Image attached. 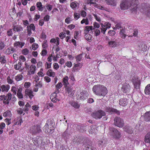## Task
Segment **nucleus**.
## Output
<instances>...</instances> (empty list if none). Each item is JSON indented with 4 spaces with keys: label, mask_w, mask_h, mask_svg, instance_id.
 I'll use <instances>...</instances> for the list:
<instances>
[{
    "label": "nucleus",
    "mask_w": 150,
    "mask_h": 150,
    "mask_svg": "<svg viewBox=\"0 0 150 150\" xmlns=\"http://www.w3.org/2000/svg\"><path fill=\"white\" fill-rule=\"evenodd\" d=\"M26 30L28 33L27 35L28 36H30L32 34L31 30L29 26H27L26 28Z\"/></svg>",
    "instance_id": "nucleus-53"
},
{
    "label": "nucleus",
    "mask_w": 150,
    "mask_h": 150,
    "mask_svg": "<svg viewBox=\"0 0 150 150\" xmlns=\"http://www.w3.org/2000/svg\"><path fill=\"white\" fill-rule=\"evenodd\" d=\"M114 124L119 127H122L124 124L123 120L119 117H115L114 119Z\"/></svg>",
    "instance_id": "nucleus-6"
},
{
    "label": "nucleus",
    "mask_w": 150,
    "mask_h": 150,
    "mask_svg": "<svg viewBox=\"0 0 150 150\" xmlns=\"http://www.w3.org/2000/svg\"><path fill=\"white\" fill-rule=\"evenodd\" d=\"M32 49L34 50H36L38 47V45L36 43H34L32 46Z\"/></svg>",
    "instance_id": "nucleus-55"
},
{
    "label": "nucleus",
    "mask_w": 150,
    "mask_h": 150,
    "mask_svg": "<svg viewBox=\"0 0 150 150\" xmlns=\"http://www.w3.org/2000/svg\"><path fill=\"white\" fill-rule=\"evenodd\" d=\"M93 91L96 95L100 96H104L107 93L106 88L101 85H96L93 86Z\"/></svg>",
    "instance_id": "nucleus-2"
},
{
    "label": "nucleus",
    "mask_w": 150,
    "mask_h": 150,
    "mask_svg": "<svg viewBox=\"0 0 150 150\" xmlns=\"http://www.w3.org/2000/svg\"><path fill=\"white\" fill-rule=\"evenodd\" d=\"M108 44L110 46L113 47L116 45V42L114 41H110L108 42Z\"/></svg>",
    "instance_id": "nucleus-56"
},
{
    "label": "nucleus",
    "mask_w": 150,
    "mask_h": 150,
    "mask_svg": "<svg viewBox=\"0 0 150 150\" xmlns=\"http://www.w3.org/2000/svg\"><path fill=\"white\" fill-rule=\"evenodd\" d=\"M24 87L26 88H29L30 86V83L29 82H25L24 85Z\"/></svg>",
    "instance_id": "nucleus-64"
},
{
    "label": "nucleus",
    "mask_w": 150,
    "mask_h": 150,
    "mask_svg": "<svg viewBox=\"0 0 150 150\" xmlns=\"http://www.w3.org/2000/svg\"><path fill=\"white\" fill-rule=\"evenodd\" d=\"M94 29V28H93L92 26H86L85 27V30L86 32L88 33L91 30H92Z\"/></svg>",
    "instance_id": "nucleus-48"
},
{
    "label": "nucleus",
    "mask_w": 150,
    "mask_h": 150,
    "mask_svg": "<svg viewBox=\"0 0 150 150\" xmlns=\"http://www.w3.org/2000/svg\"><path fill=\"white\" fill-rule=\"evenodd\" d=\"M42 47L44 49H45L47 48L48 47L47 43V41L45 40L43 42L42 44Z\"/></svg>",
    "instance_id": "nucleus-57"
},
{
    "label": "nucleus",
    "mask_w": 150,
    "mask_h": 150,
    "mask_svg": "<svg viewBox=\"0 0 150 150\" xmlns=\"http://www.w3.org/2000/svg\"><path fill=\"white\" fill-rule=\"evenodd\" d=\"M82 58V54H80L77 55L76 57V60L77 62H79L81 61Z\"/></svg>",
    "instance_id": "nucleus-45"
},
{
    "label": "nucleus",
    "mask_w": 150,
    "mask_h": 150,
    "mask_svg": "<svg viewBox=\"0 0 150 150\" xmlns=\"http://www.w3.org/2000/svg\"><path fill=\"white\" fill-rule=\"evenodd\" d=\"M110 133L113 136L115 133L117 132L118 130L114 127L110 128Z\"/></svg>",
    "instance_id": "nucleus-35"
},
{
    "label": "nucleus",
    "mask_w": 150,
    "mask_h": 150,
    "mask_svg": "<svg viewBox=\"0 0 150 150\" xmlns=\"http://www.w3.org/2000/svg\"><path fill=\"white\" fill-rule=\"evenodd\" d=\"M122 90L124 93H128L130 91V87L128 84H125L122 86Z\"/></svg>",
    "instance_id": "nucleus-12"
},
{
    "label": "nucleus",
    "mask_w": 150,
    "mask_h": 150,
    "mask_svg": "<svg viewBox=\"0 0 150 150\" xmlns=\"http://www.w3.org/2000/svg\"><path fill=\"white\" fill-rule=\"evenodd\" d=\"M54 126L55 123L53 121L48 120L44 127V130L45 132L51 134L54 131Z\"/></svg>",
    "instance_id": "nucleus-3"
},
{
    "label": "nucleus",
    "mask_w": 150,
    "mask_h": 150,
    "mask_svg": "<svg viewBox=\"0 0 150 150\" xmlns=\"http://www.w3.org/2000/svg\"><path fill=\"white\" fill-rule=\"evenodd\" d=\"M7 83L8 84H15V83L13 81V80H12V79H11V78L10 76H8L7 77Z\"/></svg>",
    "instance_id": "nucleus-42"
},
{
    "label": "nucleus",
    "mask_w": 150,
    "mask_h": 150,
    "mask_svg": "<svg viewBox=\"0 0 150 150\" xmlns=\"http://www.w3.org/2000/svg\"><path fill=\"white\" fill-rule=\"evenodd\" d=\"M68 79L69 78L67 76H66L63 79V83L65 87H68L67 86L69 84L68 82Z\"/></svg>",
    "instance_id": "nucleus-28"
},
{
    "label": "nucleus",
    "mask_w": 150,
    "mask_h": 150,
    "mask_svg": "<svg viewBox=\"0 0 150 150\" xmlns=\"http://www.w3.org/2000/svg\"><path fill=\"white\" fill-rule=\"evenodd\" d=\"M66 92L68 94L69 96L72 97L75 93V91L73 90L71 87H66Z\"/></svg>",
    "instance_id": "nucleus-11"
},
{
    "label": "nucleus",
    "mask_w": 150,
    "mask_h": 150,
    "mask_svg": "<svg viewBox=\"0 0 150 150\" xmlns=\"http://www.w3.org/2000/svg\"><path fill=\"white\" fill-rule=\"evenodd\" d=\"M23 88L21 86H19V88L17 91V96L19 98H23V95L22 93Z\"/></svg>",
    "instance_id": "nucleus-21"
},
{
    "label": "nucleus",
    "mask_w": 150,
    "mask_h": 150,
    "mask_svg": "<svg viewBox=\"0 0 150 150\" xmlns=\"http://www.w3.org/2000/svg\"><path fill=\"white\" fill-rule=\"evenodd\" d=\"M105 1L108 5L115 6L116 4V2L115 0H105Z\"/></svg>",
    "instance_id": "nucleus-22"
},
{
    "label": "nucleus",
    "mask_w": 150,
    "mask_h": 150,
    "mask_svg": "<svg viewBox=\"0 0 150 150\" xmlns=\"http://www.w3.org/2000/svg\"><path fill=\"white\" fill-rule=\"evenodd\" d=\"M124 130L129 134H132L133 132V129L131 126L128 125L125 126L123 128Z\"/></svg>",
    "instance_id": "nucleus-13"
},
{
    "label": "nucleus",
    "mask_w": 150,
    "mask_h": 150,
    "mask_svg": "<svg viewBox=\"0 0 150 150\" xmlns=\"http://www.w3.org/2000/svg\"><path fill=\"white\" fill-rule=\"evenodd\" d=\"M19 88V87L13 86L11 87V91L13 92L14 95H16V91H18Z\"/></svg>",
    "instance_id": "nucleus-34"
},
{
    "label": "nucleus",
    "mask_w": 150,
    "mask_h": 150,
    "mask_svg": "<svg viewBox=\"0 0 150 150\" xmlns=\"http://www.w3.org/2000/svg\"><path fill=\"white\" fill-rule=\"evenodd\" d=\"M121 25L120 24L118 23L116 24L115 27L113 28V29L114 30H116L117 29H119L120 28H121Z\"/></svg>",
    "instance_id": "nucleus-60"
},
{
    "label": "nucleus",
    "mask_w": 150,
    "mask_h": 150,
    "mask_svg": "<svg viewBox=\"0 0 150 150\" xmlns=\"http://www.w3.org/2000/svg\"><path fill=\"white\" fill-rule=\"evenodd\" d=\"M100 24L101 25V32L103 34L105 33V31L107 29L110 28L111 27V24L108 22L105 23L104 24L101 23H100Z\"/></svg>",
    "instance_id": "nucleus-7"
},
{
    "label": "nucleus",
    "mask_w": 150,
    "mask_h": 150,
    "mask_svg": "<svg viewBox=\"0 0 150 150\" xmlns=\"http://www.w3.org/2000/svg\"><path fill=\"white\" fill-rule=\"evenodd\" d=\"M93 16L96 21L99 22L100 23L101 20L100 18L99 17H98L97 15L95 14H93Z\"/></svg>",
    "instance_id": "nucleus-61"
},
{
    "label": "nucleus",
    "mask_w": 150,
    "mask_h": 150,
    "mask_svg": "<svg viewBox=\"0 0 150 150\" xmlns=\"http://www.w3.org/2000/svg\"><path fill=\"white\" fill-rule=\"evenodd\" d=\"M0 97L4 99L3 103L5 105L8 104L9 101L11 100V101L14 102L16 100V98L15 97L14 94L12 98V94L10 93H8L6 96L1 95L0 96Z\"/></svg>",
    "instance_id": "nucleus-4"
},
{
    "label": "nucleus",
    "mask_w": 150,
    "mask_h": 150,
    "mask_svg": "<svg viewBox=\"0 0 150 150\" xmlns=\"http://www.w3.org/2000/svg\"><path fill=\"white\" fill-rule=\"evenodd\" d=\"M79 4L76 1H74L71 3L70 7L73 10H76L79 8Z\"/></svg>",
    "instance_id": "nucleus-20"
},
{
    "label": "nucleus",
    "mask_w": 150,
    "mask_h": 150,
    "mask_svg": "<svg viewBox=\"0 0 150 150\" xmlns=\"http://www.w3.org/2000/svg\"><path fill=\"white\" fill-rule=\"evenodd\" d=\"M113 137L117 138H119L121 137V134L119 132L118 130L117 132L115 133Z\"/></svg>",
    "instance_id": "nucleus-51"
},
{
    "label": "nucleus",
    "mask_w": 150,
    "mask_h": 150,
    "mask_svg": "<svg viewBox=\"0 0 150 150\" xmlns=\"http://www.w3.org/2000/svg\"><path fill=\"white\" fill-rule=\"evenodd\" d=\"M138 5L137 0H123L120 6L121 9L123 10L130 8L132 13L136 14L137 13Z\"/></svg>",
    "instance_id": "nucleus-1"
},
{
    "label": "nucleus",
    "mask_w": 150,
    "mask_h": 150,
    "mask_svg": "<svg viewBox=\"0 0 150 150\" xmlns=\"http://www.w3.org/2000/svg\"><path fill=\"white\" fill-rule=\"evenodd\" d=\"M29 50L26 48L23 50L22 51V53L25 55L28 54L29 53Z\"/></svg>",
    "instance_id": "nucleus-59"
},
{
    "label": "nucleus",
    "mask_w": 150,
    "mask_h": 150,
    "mask_svg": "<svg viewBox=\"0 0 150 150\" xmlns=\"http://www.w3.org/2000/svg\"><path fill=\"white\" fill-rule=\"evenodd\" d=\"M73 142L74 144H79L81 142V138L80 137H74L73 139Z\"/></svg>",
    "instance_id": "nucleus-25"
},
{
    "label": "nucleus",
    "mask_w": 150,
    "mask_h": 150,
    "mask_svg": "<svg viewBox=\"0 0 150 150\" xmlns=\"http://www.w3.org/2000/svg\"><path fill=\"white\" fill-rule=\"evenodd\" d=\"M70 134L67 132V130L64 132L62 134V137L65 140L68 139L70 138Z\"/></svg>",
    "instance_id": "nucleus-24"
},
{
    "label": "nucleus",
    "mask_w": 150,
    "mask_h": 150,
    "mask_svg": "<svg viewBox=\"0 0 150 150\" xmlns=\"http://www.w3.org/2000/svg\"><path fill=\"white\" fill-rule=\"evenodd\" d=\"M11 115V112L8 110L4 112L3 114V116L5 117H10Z\"/></svg>",
    "instance_id": "nucleus-41"
},
{
    "label": "nucleus",
    "mask_w": 150,
    "mask_h": 150,
    "mask_svg": "<svg viewBox=\"0 0 150 150\" xmlns=\"http://www.w3.org/2000/svg\"><path fill=\"white\" fill-rule=\"evenodd\" d=\"M32 132L34 134L39 133L41 131L40 127L38 126H34L32 127Z\"/></svg>",
    "instance_id": "nucleus-17"
},
{
    "label": "nucleus",
    "mask_w": 150,
    "mask_h": 150,
    "mask_svg": "<svg viewBox=\"0 0 150 150\" xmlns=\"http://www.w3.org/2000/svg\"><path fill=\"white\" fill-rule=\"evenodd\" d=\"M132 82L134 84V88L137 89H139L140 84V79L138 77H134L132 79Z\"/></svg>",
    "instance_id": "nucleus-10"
},
{
    "label": "nucleus",
    "mask_w": 150,
    "mask_h": 150,
    "mask_svg": "<svg viewBox=\"0 0 150 150\" xmlns=\"http://www.w3.org/2000/svg\"><path fill=\"white\" fill-rule=\"evenodd\" d=\"M0 62L1 64H4L7 62L6 58L4 55H1L0 54Z\"/></svg>",
    "instance_id": "nucleus-29"
},
{
    "label": "nucleus",
    "mask_w": 150,
    "mask_h": 150,
    "mask_svg": "<svg viewBox=\"0 0 150 150\" xmlns=\"http://www.w3.org/2000/svg\"><path fill=\"white\" fill-rule=\"evenodd\" d=\"M91 129H90L89 132L90 133L92 134L93 133H96L97 132V130L94 127H91Z\"/></svg>",
    "instance_id": "nucleus-49"
},
{
    "label": "nucleus",
    "mask_w": 150,
    "mask_h": 150,
    "mask_svg": "<svg viewBox=\"0 0 150 150\" xmlns=\"http://www.w3.org/2000/svg\"><path fill=\"white\" fill-rule=\"evenodd\" d=\"M12 27L13 30L15 32H19L23 30V28L21 25H13Z\"/></svg>",
    "instance_id": "nucleus-18"
},
{
    "label": "nucleus",
    "mask_w": 150,
    "mask_h": 150,
    "mask_svg": "<svg viewBox=\"0 0 150 150\" xmlns=\"http://www.w3.org/2000/svg\"><path fill=\"white\" fill-rule=\"evenodd\" d=\"M88 96V92L85 91H83L78 96V99L80 100H84L87 99Z\"/></svg>",
    "instance_id": "nucleus-9"
},
{
    "label": "nucleus",
    "mask_w": 150,
    "mask_h": 150,
    "mask_svg": "<svg viewBox=\"0 0 150 150\" xmlns=\"http://www.w3.org/2000/svg\"><path fill=\"white\" fill-rule=\"evenodd\" d=\"M86 3L87 4H94L95 5L96 4V0H87Z\"/></svg>",
    "instance_id": "nucleus-52"
},
{
    "label": "nucleus",
    "mask_w": 150,
    "mask_h": 150,
    "mask_svg": "<svg viewBox=\"0 0 150 150\" xmlns=\"http://www.w3.org/2000/svg\"><path fill=\"white\" fill-rule=\"evenodd\" d=\"M85 38L87 40L90 42L91 40L92 37L90 34H88L85 35Z\"/></svg>",
    "instance_id": "nucleus-44"
},
{
    "label": "nucleus",
    "mask_w": 150,
    "mask_h": 150,
    "mask_svg": "<svg viewBox=\"0 0 150 150\" xmlns=\"http://www.w3.org/2000/svg\"><path fill=\"white\" fill-rule=\"evenodd\" d=\"M36 6L39 11H42L43 10V7H42V5L41 2H38L36 4Z\"/></svg>",
    "instance_id": "nucleus-40"
},
{
    "label": "nucleus",
    "mask_w": 150,
    "mask_h": 150,
    "mask_svg": "<svg viewBox=\"0 0 150 150\" xmlns=\"http://www.w3.org/2000/svg\"><path fill=\"white\" fill-rule=\"evenodd\" d=\"M144 141L145 142L150 144V132H148L146 135Z\"/></svg>",
    "instance_id": "nucleus-33"
},
{
    "label": "nucleus",
    "mask_w": 150,
    "mask_h": 150,
    "mask_svg": "<svg viewBox=\"0 0 150 150\" xmlns=\"http://www.w3.org/2000/svg\"><path fill=\"white\" fill-rule=\"evenodd\" d=\"M144 119L146 121H150V111L145 113Z\"/></svg>",
    "instance_id": "nucleus-30"
},
{
    "label": "nucleus",
    "mask_w": 150,
    "mask_h": 150,
    "mask_svg": "<svg viewBox=\"0 0 150 150\" xmlns=\"http://www.w3.org/2000/svg\"><path fill=\"white\" fill-rule=\"evenodd\" d=\"M6 34L9 37L12 36L13 34L12 29H10L8 30L7 31Z\"/></svg>",
    "instance_id": "nucleus-43"
},
{
    "label": "nucleus",
    "mask_w": 150,
    "mask_h": 150,
    "mask_svg": "<svg viewBox=\"0 0 150 150\" xmlns=\"http://www.w3.org/2000/svg\"><path fill=\"white\" fill-rule=\"evenodd\" d=\"M81 24H83L85 23L86 25L88 24L89 22L88 19L87 18H83L81 21Z\"/></svg>",
    "instance_id": "nucleus-47"
},
{
    "label": "nucleus",
    "mask_w": 150,
    "mask_h": 150,
    "mask_svg": "<svg viewBox=\"0 0 150 150\" xmlns=\"http://www.w3.org/2000/svg\"><path fill=\"white\" fill-rule=\"evenodd\" d=\"M47 75L50 76L54 77L55 75V73L53 72L51 69H49L47 72Z\"/></svg>",
    "instance_id": "nucleus-39"
},
{
    "label": "nucleus",
    "mask_w": 150,
    "mask_h": 150,
    "mask_svg": "<svg viewBox=\"0 0 150 150\" xmlns=\"http://www.w3.org/2000/svg\"><path fill=\"white\" fill-rule=\"evenodd\" d=\"M30 106L29 104L28 103H27L25 106L23 108V110H24L25 112H27L28 111L29 108H30Z\"/></svg>",
    "instance_id": "nucleus-46"
},
{
    "label": "nucleus",
    "mask_w": 150,
    "mask_h": 150,
    "mask_svg": "<svg viewBox=\"0 0 150 150\" xmlns=\"http://www.w3.org/2000/svg\"><path fill=\"white\" fill-rule=\"evenodd\" d=\"M144 93L146 95L150 94V84L147 85L144 90Z\"/></svg>",
    "instance_id": "nucleus-32"
},
{
    "label": "nucleus",
    "mask_w": 150,
    "mask_h": 150,
    "mask_svg": "<svg viewBox=\"0 0 150 150\" xmlns=\"http://www.w3.org/2000/svg\"><path fill=\"white\" fill-rule=\"evenodd\" d=\"M21 65L22 63L20 62H19L18 64L14 65V68L16 70H19L21 67Z\"/></svg>",
    "instance_id": "nucleus-50"
},
{
    "label": "nucleus",
    "mask_w": 150,
    "mask_h": 150,
    "mask_svg": "<svg viewBox=\"0 0 150 150\" xmlns=\"http://www.w3.org/2000/svg\"><path fill=\"white\" fill-rule=\"evenodd\" d=\"M15 50V49L13 47H9L7 48L5 51V54H10L13 52Z\"/></svg>",
    "instance_id": "nucleus-26"
},
{
    "label": "nucleus",
    "mask_w": 150,
    "mask_h": 150,
    "mask_svg": "<svg viewBox=\"0 0 150 150\" xmlns=\"http://www.w3.org/2000/svg\"><path fill=\"white\" fill-rule=\"evenodd\" d=\"M86 150H97L96 148L92 146H88L86 149Z\"/></svg>",
    "instance_id": "nucleus-54"
},
{
    "label": "nucleus",
    "mask_w": 150,
    "mask_h": 150,
    "mask_svg": "<svg viewBox=\"0 0 150 150\" xmlns=\"http://www.w3.org/2000/svg\"><path fill=\"white\" fill-rule=\"evenodd\" d=\"M25 43L21 42H16L14 44V46L16 47H20L22 48L24 45Z\"/></svg>",
    "instance_id": "nucleus-27"
},
{
    "label": "nucleus",
    "mask_w": 150,
    "mask_h": 150,
    "mask_svg": "<svg viewBox=\"0 0 150 150\" xmlns=\"http://www.w3.org/2000/svg\"><path fill=\"white\" fill-rule=\"evenodd\" d=\"M1 91L3 92H7L8 91L10 88V86L8 85H2L1 87Z\"/></svg>",
    "instance_id": "nucleus-16"
},
{
    "label": "nucleus",
    "mask_w": 150,
    "mask_h": 150,
    "mask_svg": "<svg viewBox=\"0 0 150 150\" xmlns=\"http://www.w3.org/2000/svg\"><path fill=\"white\" fill-rule=\"evenodd\" d=\"M108 33L110 36H112L115 35L116 32L114 30H110L108 31Z\"/></svg>",
    "instance_id": "nucleus-58"
},
{
    "label": "nucleus",
    "mask_w": 150,
    "mask_h": 150,
    "mask_svg": "<svg viewBox=\"0 0 150 150\" xmlns=\"http://www.w3.org/2000/svg\"><path fill=\"white\" fill-rule=\"evenodd\" d=\"M107 143L106 141L104 139H102L98 142V145L99 146H105Z\"/></svg>",
    "instance_id": "nucleus-36"
},
{
    "label": "nucleus",
    "mask_w": 150,
    "mask_h": 150,
    "mask_svg": "<svg viewBox=\"0 0 150 150\" xmlns=\"http://www.w3.org/2000/svg\"><path fill=\"white\" fill-rule=\"evenodd\" d=\"M57 94L56 93H53L51 95L50 98L53 102L55 103L59 100L57 98Z\"/></svg>",
    "instance_id": "nucleus-15"
},
{
    "label": "nucleus",
    "mask_w": 150,
    "mask_h": 150,
    "mask_svg": "<svg viewBox=\"0 0 150 150\" xmlns=\"http://www.w3.org/2000/svg\"><path fill=\"white\" fill-rule=\"evenodd\" d=\"M105 115L106 113L105 111L100 110L92 112L91 115L92 117L96 119H100L103 116H105Z\"/></svg>",
    "instance_id": "nucleus-5"
},
{
    "label": "nucleus",
    "mask_w": 150,
    "mask_h": 150,
    "mask_svg": "<svg viewBox=\"0 0 150 150\" xmlns=\"http://www.w3.org/2000/svg\"><path fill=\"white\" fill-rule=\"evenodd\" d=\"M17 113L19 114H23V111H24V110H23V109H21V108H18L16 110Z\"/></svg>",
    "instance_id": "nucleus-62"
},
{
    "label": "nucleus",
    "mask_w": 150,
    "mask_h": 150,
    "mask_svg": "<svg viewBox=\"0 0 150 150\" xmlns=\"http://www.w3.org/2000/svg\"><path fill=\"white\" fill-rule=\"evenodd\" d=\"M24 78L23 76L21 74H18L14 77V79L17 82L22 81Z\"/></svg>",
    "instance_id": "nucleus-23"
},
{
    "label": "nucleus",
    "mask_w": 150,
    "mask_h": 150,
    "mask_svg": "<svg viewBox=\"0 0 150 150\" xmlns=\"http://www.w3.org/2000/svg\"><path fill=\"white\" fill-rule=\"evenodd\" d=\"M25 94L27 96H28L30 99L32 98L34 96V95L33 94V92L31 90L29 89H27L25 91Z\"/></svg>",
    "instance_id": "nucleus-19"
},
{
    "label": "nucleus",
    "mask_w": 150,
    "mask_h": 150,
    "mask_svg": "<svg viewBox=\"0 0 150 150\" xmlns=\"http://www.w3.org/2000/svg\"><path fill=\"white\" fill-rule=\"evenodd\" d=\"M105 110L106 112H108L110 114L115 113L117 115H119L120 113L119 111L117 109L109 106L106 107Z\"/></svg>",
    "instance_id": "nucleus-8"
},
{
    "label": "nucleus",
    "mask_w": 150,
    "mask_h": 150,
    "mask_svg": "<svg viewBox=\"0 0 150 150\" xmlns=\"http://www.w3.org/2000/svg\"><path fill=\"white\" fill-rule=\"evenodd\" d=\"M128 101L126 98H122L119 100V104L123 106H126L128 104Z\"/></svg>",
    "instance_id": "nucleus-14"
},
{
    "label": "nucleus",
    "mask_w": 150,
    "mask_h": 150,
    "mask_svg": "<svg viewBox=\"0 0 150 150\" xmlns=\"http://www.w3.org/2000/svg\"><path fill=\"white\" fill-rule=\"evenodd\" d=\"M36 68V66L32 64L30 66L29 71L30 74H34L35 73Z\"/></svg>",
    "instance_id": "nucleus-31"
},
{
    "label": "nucleus",
    "mask_w": 150,
    "mask_h": 150,
    "mask_svg": "<svg viewBox=\"0 0 150 150\" xmlns=\"http://www.w3.org/2000/svg\"><path fill=\"white\" fill-rule=\"evenodd\" d=\"M125 31V30L122 29L120 30L119 33L120 37L123 39L125 38L126 36Z\"/></svg>",
    "instance_id": "nucleus-38"
},
{
    "label": "nucleus",
    "mask_w": 150,
    "mask_h": 150,
    "mask_svg": "<svg viewBox=\"0 0 150 150\" xmlns=\"http://www.w3.org/2000/svg\"><path fill=\"white\" fill-rule=\"evenodd\" d=\"M47 51L45 49L42 50L40 53L41 55L42 56H45L47 55Z\"/></svg>",
    "instance_id": "nucleus-63"
},
{
    "label": "nucleus",
    "mask_w": 150,
    "mask_h": 150,
    "mask_svg": "<svg viewBox=\"0 0 150 150\" xmlns=\"http://www.w3.org/2000/svg\"><path fill=\"white\" fill-rule=\"evenodd\" d=\"M70 104L72 106L78 109L80 107V105L75 101L71 102Z\"/></svg>",
    "instance_id": "nucleus-37"
}]
</instances>
